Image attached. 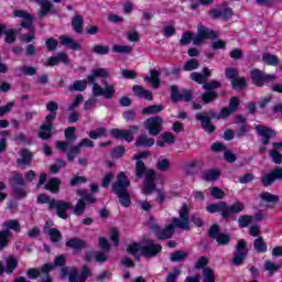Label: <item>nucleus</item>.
Here are the masks:
<instances>
[{"label":"nucleus","mask_w":282,"mask_h":282,"mask_svg":"<svg viewBox=\"0 0 282 282\" xmlns=\"http://www.w3.org/2000/svg\"><path fill=\"white\" fill-rule=\"evenodd\" d=\"M210 195L214 199H224L226 197V193L219 187H212Z\"/></svg>","instance_id":"obj_61"},{"label":"nucleus","mask_w":282,"mask_h":282,"mask_svg":"<svg viewBox=\"0 0 282 282\" xmlns=\"http://www.w3.org/2000/svg\"><path fill=\"white\" fill-rule=\"evenodd\" d=\"M10 237H12V231L6 229L0 230V251L8 248Z\"/></svg>","instance_id":"obj_39"},{"label":"nucleus","mask_w":282,"mask_h":282,"mask_svg":"<svg viewBox=\"0 0 282 282\" xmlns=\"http://www.w3.org/2000/svg\"><path fill=\"white\" fill-rule=\"evenodd\" d=\"M52 270H54V264H44L41 269L42 274H40V282H52V276H50V272H52Z\"/></svg>","instance_id":"obj_37"},{"label":"nucleus","mask_w":282,"mask_h":282,"mask_svg":"<svg viewBox=\"0 0 282 282\" xmlns=\"http://www.w3.org/2000/svg\"><path fill=\"white\" fill-rule=\"evenodd\" d=\"M163 124L164 119L160 116L149 118L144 121V128L149 135H160L163 131Z\"/></svg>","instance_id":"obj_10"},{"label":"nucleus","mask_w":282,"mask_h":282,"mask_svg":"<svg viewBox=\"0 0 282 282\" xmlns=\"http://www.w3.org/2000/svg\"><path fill=\"white\" fill-rule=\"evenodd\" d=\"M274 176L272 175V172H269L268 174L263 175L261 178V184L264 187L272 186L274 184Z\"/></svg>","instance_id":"obj_59"},{"label":"nucleus","mask_w":282,"mask_h":282,"mask_svg":"<svg viewBox=\"0 0 282 282\" xmlns=\"http://www.w3.org/2000/svg\"><path fill=\"white\" fill-rule=\"evenodd\" d=\"M140 131L139 126H130L128 130H120V129H112L110 131V134L116 140H126V142H133L135 139L133 134L138 133Z\"/></svg>","instance_id":"obj_14"},{"label":"nucleus","mask_w":282,"mask_h":282,"mask_svg":"<svg viewBox=\"0 0 282 282\" xmlns=\"http://www.w3.org/2000/svg\"><path fill=\"white\" fill-rule=\"evenodd\" d=\"M260 199H262V202H267L268 204H279L280 202V197L278 195L271 194L269 192H263L260 195Z\"/></svg>","instance_id":"obj_47"},{"label":"nucleus","mask_w":282,"mask_h":282,"mask_svg":"<svg viewBox=\"0 0 282 282\" xmlns=\"http://www.w3.org/2000/svg\"><path fill=\"white\" fill-rule=\"evenodd\" d=\"M213 76V73L209 70L208 67L203 68V73H197L194 72L191 74V78L195 82L198 83V85H205L208 83V78Z\"/></svg>","instance_id":"obj_23"},{"label":"nucleus","mask_w":282,"mask_h":282,"mask_svg":"<svg viewBox=\"0 0 282 282\" xmlns=\"http://www.w3.org/2000/svg\"><path fill=\"white\" fill-rule=\"evenodd\" d=\"M219 87H221V82L215 79L205 82L203 85V89H205V91H214V89H219Z\"/></svg>","instance_id":"obj_54"},{"label":"nucleus","mask_w":282,"mask_h":282,"mask_svg":"<svg viewBox=\"0 0 282 282\" xmlns=\"http://www.w3.org/2000/svg\"><path fill=\"white\" fill-rule=\"evenodd\" d=\"M158 171L165 172L171 169V162L167 159H163L156 162Z\"/></svg>","instance_id":"obj_63"},{"label":"nucleus","mask_w":282,"mask_h":282,"mask_svg":"<svg viewBox=\"0 0 282 282\" xmlns=\"http://www.w3.org/2000/svg\"><path fill=\"white\" fill-rule=\"evenodd\" d=\"M248 242L246 240L240 239L236 245V250L234 251V257L231 259V263L234 265H243V262L248 258Z\"/></svg>","instance_id":"obj_7"},{"label":"nucleus","mask_w":282,"mask_h":282,"mask_svg":"<svg viewBox=\"0 0 282 282\" xmlns=\"http://www.w3.org/2000/svg\"><path fill=\"white\" fill-rule=\"evenodd\" d=\"M2 228L4 230H13V232H21V223H19L17 219H9L2 224Z\"/></svg>","instance_id":"obj_34"},{"label":"nucleus","mask_w":282,"mask_h":282,"mask_svg":"<svg viewBox=\"0 0 282 282\" xmlns=\"http://www.w3.org/2000/svg\"><path fill=\"white\" fill-rule=\"evenodd\" d=\"M13 17H18L19 19L24 20L21 22V28L29 30V32H34V17H32V14L23 10H15L13 12Z\"/></svg>","instance_id":"obj_18"},{"label":"nucleus","mask_w":282,"mask_h":282,"mask_svg":"<svg viewBox=\"0 0 282 282\" xmlns=\"http://www.w3.org/2000/svg\"><path fill=\"white\" fill-rule=\"evenodd\" d=\"M195 36H197V33H193V31H185L180 40V45H195Z\"/></svg>","instance_id":"obj_35"},{"label":"nucleus","mask_w":282,"mask_h":282,"mask_svg":"<svg viewBox=\"0 0 282 282\" xmlns=\"http://www.w3.org/2000/svg\"><path fill=\"white\" fill-rule=\"evenodd\" d=\"M84 25H85V18H83V15L76 14L72 19V26L74 29V32H76V34H83Z\"/></svg>","instance_id":"obj_32"},{"label":"nucleus","mask_w":282,"mask_h":282,"mask_svg":"<svg viewBox=\"0 0 282 282\" xmlns=\"http://www.w3.org/2000/svg\"><path fill=\"white\" fill-rule=\"evenodd\" d=\"M171 98H172V102L182 101V93H180V87H177V85L171 86Z\"/></svg>","instance_id":"obj_55"},{"label":"nucleus","mask_w":282,"mask_h":282,"mask_svg":"<svg viewBox=\"0 0 282 282\" xmlns=\"http://www.w3.org/2000/svg\"><path fill=\"white\" fill-rule=\"evenodd\" d=\"M129 186H131V181H129L124 172H120L117 176V182L112 185V193L117 195L119 203L124 208L131 206V196L129 195V191H127Z\"/></svg>","instance_id":"obj_4"},{"label":"nucleus","mask_w":282,"mask_h":282,"mask_svg":"<svg viewBox=\"0 0 282 282\" xmlns=\"http://www.w3.org/2000/svg\"><path fill=\"white\" fill-rule=\"evenodd\" d=\"M9 184L17 199H23L28 197V191L25 189V180L23 178V174L15 172L13 176L9 178Z\"/></svg>","instance_id":"obj_5"},{"label":"nucleus","mask_w":282,"mask_h":282,"mask_svg":"<svg viewBox=\"0 0 282 282\" xmlns=\"http://www.w3.org/2000/svg\"><path fill=\"white\" fill-rule=\"evenodd\" d=\"M64 135L66 141H56V148L65 153L67 149H69V144H74L76 140H78V137L76 135V127H68L64 131Z\"/></svg>","instance_id":"obj_15"},{"label":"nucleus","mask_w":282,"mask_h":282,"mask_svg":"<svg viewBox=\"0 0 282 282\" xmlns=\"http://www.w3.org/2000/svg\"><path fill=\"white\" fill-rule=\"evenodd\" d=\"M66 246L67 248L74 250L75 254H80V252H83V249L86 248L87 243L80 238H72L66 241Z\"/></svg>","instance_id":"obj_25"},{"label":"nucleus","mask_w":282,"mask_h":282,"mask_svg":"<svg viewBox=\"0 0 282 282\" xmlns=\"http://www.w3.org/2000/svg\"><path fill=\"white\" fill-rule=\"evenodd\" d=\"M182 274L180 269H174L173 272H170L165 279L166 282H176L177 278Z\"/></svg>","instance_id":"obj_64"},{"label":"nucleus","mask_w":282,"mask_h":282,"mask_svg":"<svg viewBox=\"0 0 282 282\" xmlns=\"http://www.w3.org/2000/svg\"><path fill=\"white\" fill-rule=\"evenodd\" d=\"M256 131L258 135H261V142L264 147H268V144H270V140H272V138H276V131L265 126H256Z\"/></svg>","instance_id":"obj_19"},{"label":"nucleus","mask_w":282,"mask_h":282,"mask_svg":"<svg viewBox=\"0 0 282 282\" xmlns=\"http://www.w3.org/2000/svg\"><path fill=\"white\" fill-rule=\"evenodd\" d=\"M150 228L156 235L159 241H166V239H171L175 235V224H173V220L164 229H160L158 224H152Z\"/></svg>","instance_id":"obj_16"},{"label":"nucleus","mask_w":282,"mask_h":282,"mask_svg":"<svg viewBox=\"0 0 282 282\" xmlns=\"http://www.w3.org/2000/svg\"><path fill=\"white\" fill-rule=\"evenodd\" d=\"M220 230L221 229L219 225H213L208 229L207 235L210 239H215L218 246H228V243H230L232 238L230 237V235L224 234Z\"/></svg>","instance_id":"obj_11"},{"label":"nucleus","mask_w":282,"mask_h":282,"mask_svg":"<svg viewBox=\"0 0 282 282\" xmlns=\"http://www.w3.org/2000/svg\"><path fill=\"white\" fill-rule=\"evenodd\" d=\"M54 120H56V113H50L45 117L44 122L40 127L39 138L41 140H50L52 138V129H54Z\"/></svg>","instance_id":"obj_13"},{"label":"nucleus","mask_w":282,"mask_h":282,"mask_svg":"<svg viewBox=\"0 0 282 282\" xmlns=\"http://www.w3.org/2000/svg\"><path fill=\"white\" fill-rule=\"evenodd\" d=\"M39 4H40V10H39L40 19H45L47 14H56V8H54V4L50 2V0L40 1Z\"/></svg>","instance_id":"obj_21"},{"label":"nucleus","mask_w":282,"mask_h":282,"mask_svg":"<svg viewBox=\"0 0 282 282\" xmlns=\"http://www.w3.org/2000/svg\"><path fill=\"white\" fill-rule=\"evenodd\" d=\"M217 98V93L213 90H207L202 95V100L204 105H210V102H215Z\"/></svg>","instance_id":"obj_45"},{"label":"nucleus","mask_w":282,"mask_h":282,"mask_svg":"<svg viewBox=\"0 0 282 282\" xmlns=\"http://www.w3.org/2000/svg\"><path fill=\"white\" fill-rule=\"evenodd\" d=\"M232 89L241 91V89H246L248 87V83L246 82V77H239V75L231 82Z\"/></svg>","instance_id":"obj_44"},{"label":"nucleus","mask_w":282,"mask_h":282,"mask_svg":"<svg viewBox=\"0 0 282 282\" xmlns=\"http://www.w3.org/2000/svg\"><path fill=\"white\" fill-rule=\"evenodd\" d=\"M155 171H150L144 182L143 195H151L155 191Z\"/></svg>","instance_id":"obj_22"},{"label":"nucleus","mask_w":282,"mask_h":282,"mask_svg":"<svg viewBox=\"0 0 282 282\" xmlns=\"http://www.w3.org/2000/svg\"><path fill=\"white\" fill-rule=\"evenodd\" d=\"M232 116V112L228 107H225L220 110V112L217 115L215 109H209L208 111L198 112L195 116V119L198 120L202 124V128L206 133H215L216 127L213 126V120H226V118H230Z\"/></svg>","instance_id":"obj_3"},{"label":"nucleus","mask_w":282,"mask_h":282,"mask_svg":"<svg viewBox=\"0 0 282 282\" xmlns=\"http://www.w3.org/2000/svg\"><path fill=\"white\" fill-rule=\"evenodd\" d=\"M203 282H215V271H213V269H210L209 267H206L203 270Z\"/></svg>","instance_id":"obj_51"},{"label":"nucleus","mask_w":282,"mask_h":282,"mask_svg":"<svg viewBox=\"0 0 282 282\" xmlns=\"http://www.w3.org/2000/svg\"><path fill=\"white\" fill-rule=\"evenodd\" d=\"M225 76L232 83L239 76V69L235 67H228L225 69Z\"/></svg>","instance_id":"obj_56"},{"label":"nucleus","mask_w":282,"mask_h":282,"mask_svg":"<svg viewBox=\"0 0 282 282\" xmlns=\"http://www.w3.org/2000/svg\"><path fill=\"white\" fill-rule=\"evenodd\" d=\"M17 164L25 169V166H30L32 164V152L28 149L21 150V159L17 160Z\"/></svg>","instance_id":"obj_28"},{"label":"nucleus","mask_w":282,"mask_h":282,"mask_svg":"<svg viewBox=\"0 0 282 282\" xmlns=\"http://www.w3.org/2000/svg\"><path fill=\"white\" fill-rule=\"evenodd\" d=\"M59 41L61 45H63L64 47H68V50H73L75 52L80 50V44L70 36L61 35Z\"/></svg>","instance_id":"obj_26"},{"label":"nucleus","mask_w":282,"mask_h":282,"mask_svg":"<svg viewBox=\"0 0 282 282\" xmlns=\"http://www.w3.org/2000/svg\"><path fill=\"white\" fill-rule=\"evenodd\" d=\"M19 268V260L13 256H9L6 260V267H3V262L0 260V276L6 272V274H12Z\"/></svg>","instance_id":"obj_20"},{"label":"nucleus","mask_w":282,"mask_h":282,"mask_svg":"<svg viewBox=\"0 0 282 282\" xmlns=\"http://www.w3.org/2000/svg\"><path fill=\"white\" fill-rule=\"evenodd\" d=\"M132 91L134 96L138 98H144L145 100H153V93L151 90L144 89V87L140 85H134L132 87Z\"/></svg>","instance_id":"obj_27"},{"label":"nucleus","mask_w":282,"mask_h":282,"mask_svg":"<svg viewBox=\"0 0 282 282\" xmlns=\"http://www.w3.org/2000/svg\"><path fill=\"white\" fill-rule=\"evenodd\" d=\"M281 264H276L270 260L264 263V270L269 272V276H272L274 272H279Z\"/></svg>","instance_id":"obj_50"},{"label":"nucleus","mask_w":282,"mask_h":282,"mask_svg":"<svg viewBox=\"0 0 282 282\" xmlns=\"http://www.w3.org/2000/svg\"><path fill=\"white\" fill-rule=\"evenodd\" d=\"M162 252V245L155 243V241L151 239H144L141 248L140 253L145 259H153V257H158Z\"/></svg>","instance_id":"obj_6"},{"label":"nucleus","mask_w":282,"mask_h":282,"mask_svg":"<svg viewBox=\"0 0 282 282\" xmlns=\"http://www.w3.org/2000/svg\"><path fill=\"white\" fill-rule=\"evenodd\" d=\"M208 14L213 19H223V21H228V19L232 18V9L227 6H219L209 10Z\"/></svg>","instance_id":"obj_17"},{"label":"nucleus","mask_w":282,"mask_h":282,"mask_svg":"<svg viewBox=\"0 0 282 282\" xmlns=\"http://www.w3.org/2000/svg\"><path fill=\"white\" fill-rule=\"evenodd\" d=\"M199 67V62L196 58L188 59L183 66L184 72H193Z\"/></svg>","instance_id":"obj_57"},{"label":"nucleus","mask_w":282,"mask_h":282,"mask_svg":"<svg viewBox=\"0 0 282 282\" xmlns=\"http://www.w3.org/2000/svg\"><path fill=\"white\" fill-rule=\"evenodd\" d=\"M153 144H155V139L149 138L145 134L139 135L134 142V145L138 148H149L153 147Z\"/></svg>","instance_id":"obj_33"},{"label":"nucleus","mask_w":282,"mask_h":282,"mask_svg":"<svg viewBox=\"0 0 282 282\" xmlns=\"http://www.w3.org/2000/svg\"><path fill=\"white\" fill-rule=\"evenodd\" d=\"M262 59L267 65H272L273 67H276V65H279V57L276 55L263 53Z\"/></svg>","instance_id":"obj_49"},{"label":"nucleus","mask_w":282,"mask_h":282,"mask_svg":"<svg viewBox=\"0 0 282 282\" xmlns=\"http://www.w3.org/2000/svg\"><path fill=\"white\" fill-rule=\"evenodd\" d=\"M112 52L115 54H131V52H133V47L128 45H113Z\"/></svg>","instance_id":"obj_52"},{"label":"nucleus","mask_w":282,"mask_h":282,"mask_svg":"<svg viewBox=\"0 0 282 282\" xmlns=\"http://www.w3.org/2000/svg\"><path fill=\"white\" fill-rule=\"evenodd\" d=\"M203 180L206 182H215L219 180V171L217 170H206L203 172Z\"/></svg>","instance_id":"obj_46"},{"label":"nucleus","mask_w":282,"mask_h":282,"mask_svg":"<svg viewBox=\"0 0 282 282\" xmlns=\"http://www.w3.org/2000/svg\"><path fill=\"white\" fill-rule=\"evenodd\" d=\"M151 76L144 77L145 83H152L153 88L158 89L162 85V79H160V72L158 69L150 70Z\"/></svg>","instance_id":"obj_30"},{"label":"nucleus","mask_w":282,"mask_h":282,"mask_svg":"<svg viewBox=\"0 0 282 282\" xmlns=\"http://www.w3.org/2000/svg\"><path fill=\"white\" fill-rule=\"evenodd\" d=\"M96 78H109V69L95 68L91 74L88 75V83L93 85V96H104L106 100H111L116 96V86L109 84L107 80H102L105 88L96 83Z\"/></svg>","instance_id":"obj_2"},{"label":"nucleus","mask_w":282,"mask_h":282,"mask_svg":"<svg viewBox=\"0 0 282 282\" xmlns=\"http://www.w3.org/2000/svg\"><path fill=\"white\" fill-rule=\"evenodd\" d=\"M164 111L163 105H151L142 109L143 116H155Z\"/></svg>","instance_id":"obj_36"},{"label":"nucleus","mask_w":282,"mask_h":282,"mask_svg":"<svg viewBox=\"0 0 282 282\" xmlns=\"http://www.w3.org/2000/svg\"><path fill=\"white\" fill-rule=\"evenodd\" d=\"M184 259H188V253L186 251L177 250L171 254V261L173 263H180V261H184Z\"/></svg>","instance_id":"obj_48"},{"label":"nucleus","mask_w":282,"mask_h":282,"mask_svg":"<svg viewBox=\"0 0 282 282\" xmlns=\"http://www.w3.org/2000/svg\"><path fill=\"white\" fill-rule=\"evenodd\" d=\"M93 52H94V54H98L99 56H105V55L109 54L110 48H109V46L97 44L93 47Z\"/></svg>","instance_id":"obj_58"},{"label":"nucleus","mask_w":282,"mask_h":282,"mask_svg":"<svg viewBox=\"0 0 282 282\" xmlns=\"http://www.w3.org/2000/svg\"><path fill=\"white\" fill-rule=\"evenodd\" d=\"M150 171H155L147 167L143 161L135 162V177L137 180H141V177H148Z\"/></svg>","instance_id":"obj_29"},{"label":"nucleus","mask_w":282,"mask_h":282,"mask_svg":"<svg viewBox=\"0 0 282 282\" xmlns=\"http://www.w3.org/2000/svg\"><path fill=\"white\" fill-rule=\"evenodd\" d=\"M250 75L251 80L256 87H263L265 83H272V80H276V75H268L259 68L251 69Z\"/></svg>","instance_id":"obj_12"},{"label":"nucleus","mask_w":282,"mask_h":282,"mask_svg":"<svg viewBox=\"0 0 282 282\" xmlns=\"http://www.w3.org/2000/svg\"><path fill=\"white\" fill-rule=\"evenodd\" d=\"M88 135H89L90 140H98L100 138H107V128L100 127V128H97L96 130H91L90 132H88Z\"/></svg>","instance_id":"obj_41"},{"label":"nucleus","mask_w":282,"mask_h":282,"mask_svg":"<svg viewBox=\"0 0 282 282\" xmlns=\"http://www.w3.org/2000/svg\"><path fill=\"white\" fill-rule=\"evenodd\" d=\"M88 79L75 80L72 86L68 87L69 91H85L87 89Z\"/></svg>","instance_id":"obj_40"},{"label":"nucleus","mask_w":282,"mask_h":282,"mask_svg":"<svg viewBox=\"0 0 282 282\" xmlns=\"http://www.w3.org/2000/svg\"><path fill=\"white\" fill-rule=\"evenodd\" d=\"M48 236L51 238V241H53V243H58V241L63 239V234H61V230H58L57 228H51L48 230Z\"/></svg>","instance_id":"obj_53"},{"label":"nucleus","mask_w":282,"mask_h":282,"mask_svg":"<svg viewBox=\"0 0 282 282\" xmlns=\"http://www.w3.org/2000/svg\"><path fill=\"white\" fill-rule=\"evenodd\" d=\"M61 186V178H50L47 184L44 185V188L46 191H50L51 193H58Z\"/></svg>","instance_id":"obj_38"},{"label":"nucleus","mask_w":282,"mask_h":282,"mask_svg":"<svg viewBox=\"0 0 282 282\" xmlns=\"http://www.w3.org/2000/svg\"><path fill=\"white\" fill-rule=\"evenodd\" d=\"M253 248L259 253L268 252V243H265L263 237H259L253 241Z\"/></svg>","instance_id":"obj_42"},{"label":"nucleus","mask_w":282,"mask_h":282,"mask_svg":"<svg viewBox=\"0 0 282 282\" xmlns=\"http://www.w3.org/2000/svg\"><path fill=\"white\" fill-rule=\"evenodd\" d=\"M242 210H246V205H243L241 202H236L231 206L227 205V214H225V216H227V219H229L230 215H239V213H242Z\"/></svg>","instance_id":"obj_31"},{"label":"nucleus","mask_w":282,"mask_h":282,"mask_svg":"<svg viewBox=\"0 0 282 282\" xmlns=\"http://www.w3.org/2000/svg\"><path fill=\"white\" fill-rule=\"evenodd\" d=\"M76 194L80 198L77 199L75 206L70 202L52 199L48 210H56V215L61 219H68L69 214H67V210H72L73 208L74 215L83 217V215H85V210H87V206H91V204H96V202H98V198L87 189H77Z\"/></svg>","instance_id":"obj_1"},{"label":"nucleus","mask_w":282,"mask_h":282,"mask_svg":"<svg viewBox=\"0 0 282 282\" xmlns=\"http://www.w3.org/2000/svg\"><path fill=\"white\" fill-rule=\"evenodd\" d=\"M252 223V216L243 215L238 218V224L240 228H248Z\"/></svg>","instance_id":"obj_60"},{"label":"nucleus","mask_w":282,"mask_h":282,"mask_svg":"<svg viewBox=\"0 0 282 282\" xmlns=\"http://www.w3.org/2000/svg\"><path fill=\"white\" fill-rule=\"evenodd\" d=\"M208 39L210 40L219 39V33H217L216 31H213L209 28L204 26V24H199L197 26V33L194 40V45H202L204 41Z\"/></svg>","instance_id":"obj_9"},{"label":"nucleus","mask_w":282,"mask_h":282,"mask_svg":"<svg viewBox=\"0 0 282 282\" xmlns=\"http://www.w3.org/2000/svg\"><path fill=\"white\" fill-rule=\"evenodd\" d=\"M207 213H221L223 219H227V203L226 202H219V203H214L209 204L206 206Z\"/></svg>","instance_id":"obj_24"},{"label":"nucleus","mask_w":282,"mask_h":282,"mask_svg":"<svg viewBox=\"0 0 282 282\" xmlns=\"http://www.w3.org/2000/svg\"><path fill=\"white\" fill-rule=\"evenodd\" d=\"M270 158L272 159L273 164H282V154L278 150H271L269 153Z\"/></svg>","instance_id":"obj_62"},{"label":"nucleus","mask_w":282,"mask_h":282,"mask_svg":"<svg viewBox=\"0 0 282 282\" xmlns=\"http://www.w3.org/2000/svg\"><path fill=\"white\" fill-rule=\"evenodd\" d=\"M68 149L69 151L66 154V158L68 160V162H74V160H76V156L78 155V153H80V145L77 143L76 145H69L68 144Z\"/></svg>","instance_id":"obj_43"},{"label":"nucleus","mask_w":282,"mask_h":282,"mask_svg":"<svg viewBox=\"0 0 282 282\" xmlns=\"http://www.w3.org/2000/svg\"><path fill=\"white\" fill-rule=\"evenodd\" d=\"M189 213L191 208H188V205L183 204L178 210L180 218H173L175 228H181V230H191V219L188 218Z\"/></svg>","instance_id":"obj_8"}]
</instances>
